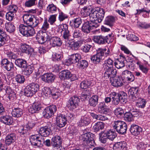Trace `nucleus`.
Wrapping results in <instances>:
<instances>
[{
    "mask_svg": "<svg viewBox=\"0 0 150 150\" xmlns=\"http://www.w3.org/2000/svg\"><path fill=\"white\" fill-rule=\"evenodd\" d=\"M79 101V95L74 96L67 101V107L70 110L73 111L78 107Z\"/></svg>",
    "mask_w": 150,
    "mask_h": 150,
    "instance_id": "9b49d317",
    "label": "nucleus"
},
{
    "mask_svg": "<svg viewBox=\"0 0 150 150\" xmlns=\"http://www.w3.org/2000/svg\"><path fill=\"white\" fill-rule=\"evenodd\" d=\"M105 124L101 122H98L95 123L93 127V128L95 131L97 132L100 130H102L104 128Z\"/></svg>",
    "mask_w": 150,
    "mask_h": 150,
    "instance_id": "37998d69",
    "label": "nucleus"
},
{
    "mask_svg": "<svg viewBox=\"0 0 150 150\" xmlns=\"http://www.w3.org/2000/svg\"><path fill=\"white\" fill-rule=\"evenodd\" d=\"M57 110V108L54 105H52L47 107L45 110L44 113V117L46 118H49L54 115Z\"/></svg>",
    "mask_w": 150,
    "mask_h": 150,
    "instance_id": "dca6fc26",
    "label": "nucleus"
},
{
    "mask_svg": "<svg viewBox=\"0 0 150 150\" xmlns=\"http://www.w3.org/2000/svg\"><path fill=\"white\" fill-rule=\"evenodd\" d=\"M92 47V45L86 44L84 45L81 47V50L83 52L87 53L89 52L90 48Z\"/></svg>",
    "mask_w": 150,
    "mask_h": 150,
    "instance_id": "69168bd1",
    "label": "nucleus"
},
{
    "mask_svg": "<svg viewBox=\"0 0 150 150\" xmlns=\"http://www.w3.org/2000/svg\"><path fill=\"white\" fill-rule=\"evenodd\" d=\"M80 46V42L78 41L73 42L70 45L71 48L74 50H77Z\"/></svg>",
    "mask_w": 150,
    "mask_h": 150,
    "instance_id": "bf43d9fd",
    "label": "nucleus"
},
{
    "mask_svg": "<svg viewBox=\"0 0 150 150\" xmlns=\"http://www.w3.org/2000/svg\"><path fill=\"white\" fill-rule=\"evenodd\" d=\"M124 110L120 107L117 108L114 110L115 114L119 118L123 117L124 114Z\"/></svg>",
    "mask_w": 150,
    "mask_h": 150,
    "instance_id": "8fccbe9b",
    "label": "nucleus"
},
{
    "mask_svg": "<svg viewBox=\"0 0 150 150\" xmlns=\"http://www.w3.org/2000/svg\"><path fill=\"white\" fill-rule=\"evenodd\" d=\"M20 50L22 53L30 55L32 54L34 51L33 48L26 44H21Z\"/></svg>",
    "mask_w": 150,
    "mask_h": 150,
    "instance_id": "a211bd4d",
    "label": "nucleus"
},
{
    "mask_svg": "<svg viewBox=\"0 0 150 150\" xmlns=\"http://www.w3.org/2000/svg\"><path fill=\"white\" fill-rule=\"evenodd\" d=\"M138 89L137 87H132V101H135L137 106L139 108H144L146 103V101L145 99L139 98L137 93Z\"/></svg>",
    "mask_w": 150,
    "mask_h": 150,
    "instance_id": "0eeeda50",
    "label": "nucleus"
},
{
    "mask_svg": "<svg viewBox=\"0 0 150 150\" xmlns=\"http://www.w3.org/2000/svg\"><path fill=\"white\" fill-rule=\"evenodd\" d=\"M115 21V18L112 16H108L105 19L104 23L105 24L111 27L113 23Z\"/></svg>",
    "mask_w": 150,
    "mask_h": 150,
    "instance_id": "a18cd8bd",
    "label": "nucleus"
},
{
    "mask_svg": "<svg viewBox=\"0 0 150 150\" xmlns=\"http://www.w3.org/2000/svg\"><path fill=\"white\" fill-rule=\"evenodd\" d=\"M111 83L112 85L115 87H120L123 85V80L122 77L119 76L116 78L113 79V81Z\"/></svg>",
    "mask_w": 150,
    "mask_h": 150,
    "instance_id": "7c9ffc66",
    "label": "nucleus"
},
{
    "mask_svg": "<svg viewBox=\"0 0 150 150\" xmlns=\"http://www.w3.org/2000/svg\"><path fill=\"white\" fill-rule=\"evenodd\" d=\"M113 128L121 134H124L126 132L127 125L126 123L122 121H114L112 124Z\"/></svg>",
    "mask_w": 150,
    "mask_h": 150,
    "instance_id": "9d476101",
    "label": "nucleus"
},
{
    "mask_svg": "<svg viewBox=\"0 0 150 150\" xmlns=\"http://www.w3.org/2000/svg\"><path fill=\"white\" fill-rule=\"evenodd\" d=\"M35 37L39 43L41 44H43L48 39H50V36L47 35L46 32L41 30L38 32Z\"/></svg>",
    "mask_w": 150,
    "mask_h": 150,
    "instance_id": "2eb2a0df",
    "label": "nucleus"
},
{
    "mask_svg": "<svg viewBox=\"0 0 150 150\" xmlns=\"http://www.w3.org/2000/svg\"><path fill=\"white\" fill-rule=\"evenodd\" d=\"M30 140L31 144L34 146L35 147H42L43 143L47 146L49 147L51 146L50 141V139H47L45 141L43 137L38 135V134L31 136Z\"/></svg>",
    "mask_w": 150,
    "mask_h": 150,
    "instance_id": "20e7f679",
    "label": "nucleus"
},
{
    "mask_svg": "<svg viewBox=\"0 0 150 150\" xmlns=\"http://www.w3.org/2000/svg\"><path fill=\"white\" fill-rule=\"evenodd\" d=\"M3 90L5 91L6 93L8 95V98L10 100L12 101L16 99V96L15 93L9 86H6Z\"/></svg>",
    "mask_w": 150,
    "mask_h": 150,
    "instance_id": "5701e85b",
    "label": "nucleus"
},
{
    "mask_svg": "<svg viewBox=\"0 0 150 150\" xmlns=\"http://www.w3.org/2000/svg\"><path fill=\"white\" fill-rule=\"evenodd\" d=\"M43 20V18L40 17H35L33 21L31 24V27L33 28L37 27L38 24H40Z\"/></svg>",
    "mask_w": 150,
    "mask_h": 150,
    "instance_id": "49530a36",
    "label": "nucleus"
},
{
    "mask_svg": "<svg viewBox=\"0 0 150 150\" xmlns=\"http://www.w3.org/2000/svg\"><path fill=\"white\" fill-rule=\"evenodd\" d=\"M56 76L52 73H45L42 76V79L44 81L47 83L53 82Z\"/></svg>",
    "mask_w": 150,
    "mask_h": 150,
    "instance_id": "aec40b11",
    "label": "nucleus"
},
{
    "mask_svg": "<svg viewBox=\"0 0 150 150\" xmlns=\"http://www.w3.org/2000/svg\"><path fill=\"white\" fill-rule=\"evenodd\" d=\"M100 142L104 144H108L109 140L113 141L116 137V133L110 129L101 132L99 134Z\"/></svg>",
    "mask_w": 150,
    "mask_h": 150,
    "instance_id": "39448f33",
    "label": "nucleus"
},
{
    "mask_svg": "<svg viewBox=\"0 0 150 150\" xmlns=\"http://www.w3.org/2000/svg\"><path fill=\"white\" fill-rule=\"evenodd\" d=\"M63 58V55L61 53H53L52 54V59L55 62L61 61Z\"/></svg>",
    "mask_w": 150,
    "mask_h": 150,
    "instance_id": "3c124183",
    "label": "nucleus"
},
{
    "mask_svg": "<svg viewBox=\"0 0 150 150\" xmlns=\"http://www.w3.org/2000/svg\"><path fill=\"white\" fill-rule=\"evenodd\" d=\"M91 115L94 119L98 120L105 121L108 120V117L103 114L96 115L95 113L92 112L90 113Z\"/></svg>",
    "mask_w": 150,
    "mask_h": 150,
    "instance_id": "ea45409f",
    "label": "nucleus"
},
{
    "mask_svg": "<svg viewBox=\"0 0 150 150\" xmlns=\"http://www.w3.org/2000/svg\"><path fill=\"white\" fill-rule=\"evenodd\" d=\"M23 69H24L22 71L24 75L28 76L32 73L34 68L32 65H27V64L26 67Z\"/></svg>",
    "mask_w": 150,
    "mask_h": 150,
    "instance_id": "72a5a7b5",
    "label": "nucleus"
},
{
    "mask_svg": "<svg viewBox=\"0 0 150 150\" xmlns=\"http://www.w3.org/2000/svg\"><path fill=\"white\" fill-rule=\"evenodd\" d=\"M41 108V106L40 102L39 100L37 101L35 100L33 105L30 107L29 111L31 114L36 113L40 110Z\"/></svg>",
    "mask_w": 150,
    "mask_h": 150,
    "instance_id": "6ab92c4d",
    "label": "nucleus"
},
{
    "mask_svg": "<svg viewBox=\"0 0 150 150\" xmlns=\"http://www.w3.org/2000/svg\"><path fill=\"white\" fill-rule=\"evenodd\" d=\"M50 45L53 47H59L62 44V41L60 38L57 36L50 38Z\"/></svg>",
    "mask_w": 150,
    "mask_h": 150,
    "instance_id": "393cba45",
    "label": "nucleus"
},
{
    "mask_svg": "<svg viewBox=\"0 0 150 150\" xmlns=\"http://www.w3.org/2000/svg\"><path fill=\"white\" fill-rule=\"evenodd\" d=\"M14 13L11 12H8L6 13V19L10 21H13L15 18Z\"/></svg>",
    "mask_w": 150,
    "mask_h": 150,
    "instance_id": "13d9d810",
    "label": "nucleus"
},
{
    "mask_svg": "<svg viewBox=\"0 0 150 150\" xmlns=\"http://www.w3.org/2000/svg\"><path fill=\"white\" fill-rule=\"evenodd\" d=\"M121 77L124 78L126 81H128V82L130 83L131 79V72L127 70H126L122 73Z\"/></svg>",
    "mask_w": 150,
    "mask_h": 150,
    "instance_id": "c9c22d12",
    "label": "nucleus"
},
{
    "mask_svg": "<svg viewBox=\"0 0 150 150\" xmlns=\"http://www.w3.org/2000/svg\"><path fill=\"white\" fill-rule=\"evenodd\" d=\"M58 31L61 33L62 37L65 40H68L70 38L71 35L67 25L62 24L59 25Z\"/></svg>",
    "mask_w": 150,
    "mask_h": 150,
    "instance_id": "4468645a",
    "label": "nucleus"
},
{
    "mask_svg": "<svg viewBox=\"0 0 150 150\" xmlns=\"http://www.w3.org/2000/svg\"><path fill=\"white\" fill-rule=\"evenodd\" d=\"M95 136L90 132L86 133L81 135V145L86 149L85 150H87L91 146H94L96 145L94 140Z\"/></svg>",
    "mask_w": 150,
    "mask_h": 150,
    "instance_id": "7ed1b4c3",
    "label": "nucleus"
},
{
    "mask_svg": "<svg viewBox=\"0 0 150 150\" xmlns=\"http://www.w3.org/2000/svg\"><path fill=\"white\" fill-rule=\"evenodd\" d=\"M5 25L6 30L9 33H13L15 30V27L14 24L11 22L6 23Z\"/></svg>",
    "mask_w": 150,
    "mask_h": 150,
    "instance_id": "79ce46f5",
    "label": "nucleus"
},
{
    "mask_svg": "<svg viewBox=\"0 0 150 150\" xmlns=\"http://www.w3.org/2000/svg\"><path fill=\"white\" fill-rule=\"evenodd\" d=\"M78 63L79 68L81 69H84L87 67L88 65V63L86 60H81V59L79 60Z\"/></svg>",
    "mask_w": 150,
    "mask_h": 150,
    "instance_id": "864d4df0",
    "label": "nucleus"
},
{
    "mask_svg": "<svg viewBox=\"0 0 150 150\" xmlns=\"http://www.w3.org/2000/svg\"><path fill=\"white\" fill-rule=\"evenodd\" d=\"M127 144L124 141L117 142L113 146L114 150H127Z\"/></svg>",
    "mask_w": 150,
    "mask_h": 150,
    "instance_id": "a878e982",
    "label": "nucleus"
},
{
    "mask_svg": "<svg viewBox=\"0 0 150 150\" xmlns=\"http://www.w3.org/2000/svg\"><path fill=\"white\" fill-rule=\"evenodd\" d=\"M37 0H28L25 3V6L27 7H30L35 4Z\"/></svg>",
    "mask_w": 150,
    "mask_h": 150,
    "instance_id": "338daca9",
    "label": "nucleus"
},
{
    "mask_svg": "<svg viewBox=\"0 0 150 150\" xmlns=\"http://www.w3.org/2000/svg\"><path fill=\"white\" fill-rule=\"evenodd\" d=\"M36 124L33 122H28V123L25 126L26 129H27L28 133H29V132L35 125Z\"/></svg>",
    "mask_w": 150,
    "mask_h": 150,
    "instance_id": "680f3d73",
    "label": "nucleus"
},
{
    "mask_svg": "<svg viewBox=\"0 0 150 150\" xmlns=\"http://www.w3.org/2000/svg\"><path fill=\"white\" fill-rule=\"evenodd\" d=\"M67 15L61 11H59V19L60 21H64L68 18Z\"/></svg>",
    "mask_w": 150,
    "mask_h": 150,
    "instance_id": "774afa93",
    "label": "nucleus"
},
{
    "mask_svg": "<svg viewBox=\"0 0 150 150\" xmlns=\"http://www.w3.org/2000/svg\"><path fill=\"white\" fill-rule=\"evenodd\" d=\"M124 61V58L123 57L122 59L121 58H120L117 59L114 63V64L116 67L119 69L124 67L125 66Z\"/></svg>",
    "mask_w": 150,
    "mask_h": 150,
    "instance_id": "a19ab883",
    "label": "nucleus"
},
{
    "mask_svg": "<svg viewBox=\"0 0 150 150\" xmlns=\"http://www.w3.org/2000/svg\"><path fill=\"white\" fill-rule=\"evenodd\" d=\"M35 16L34 15L28 13L25 14L23 16V19L24 23L29 26L31 25Z\"/></svg>",
    "mask_w": 150,
    "mask_h": 150,
    "instance_id": "bb28decb",
    "label": "nucleus"
},
{
    "mask_svg": "<svg viewBox=\"0 0 150 150\" xmlns=\"http://www.w3.org/2000/svg\"><path fill=\"white\" fill-rule=\"evenodd\" d=\"M125 120L127 122L131 121V113L130 111L126 112L124 115Z\"/></svg>",
    "mask_w": 150,
    "mask_h": 150,
    "instance_id": "e2e57ef3",
    "label": "nucleus"
},
{
    "mask_svg": "<svg viewBox=\"0 0 150 150\" xmlns=\"http://www.w3.org/2000/svg\"><path fill=\"white\" fill-rule=\"evenodd\" d=\"M142 128L137 125H132V135L137 136L142 132Z\"/></svg>",
    "mask_w": 150,
    "mask_h": 150,
    "instance_id": "e433bc0d",
    "label": "nucleus"
},
{
    "mask_svg": "<svg viewBox=\"0 0 150 150\" xmlns=\"http://www.w3.org/2000/svg\"><path fill=\"white\" fill-rule=\"evenodd\" d=\"M96 53L91 57V59L92 62L95 64L100 63L103 59V57L109 56L111 54L110 50L108 48H100L96 50Z\"/></svg>",
    "mask_w": 150,
    "mask_h": 150,
    "instance_id": "f03ea898",
    "label": "nucleus"
},
{
    "mask_svg": "<svg viewBox=\"0 0 150 150\" xmlns=\"http://www.w3.org/2000/svg\"><path fill=\"white\" fill-rule=\"evenodd\" d=\"M98 95L93 96L89 99V104L91 106L95 107L98 102Z\"/></svg>",
    "mask_w": 150,
    "mask_h": 150,
    "instance_id": "58836bf2",
    "label": "nucleus"
},
{
    "mask_svg": "<svg viewBox=\"0 0 150 150\" xmlns=\"http://www.w3.org/2000/svg\"><path fill=\"white\" fill-rule=\"evenodd\" d=\"M16 81L18 83L22 84L25 81L24 76L22 75L18 74L15 77Z\"/></svg>",
    "mask_w": 150,
    "mask_h": 150,
    "instance_id": "5fc2aeb1",
    "label": "nucleus"
},
{
    "mask_svg": "<svg viewBox=\"0 0 150 150\" xmlns=\"http://www.w3.org/2000/svg\"><path fill=\"white\" fill-rule=\"evenodd\" d=\"M49 28V25L47 21V18L44 19V22L41 27V30L46 32V31Z\"/></svg>",
    "mask_w": 150,
    "mask_h": 150,
    "instance_id": "0e129e2a",
    "label": "nucleus"
},
{
    "mask_svg": "<svg viewBox=\"0 0 150 150\" xmlns=\"http://www.w3.org/2000/svg\"><path fill=\"white\" fill-rule=\"evenodd\" d=\"M15 63L19 67L21 68H24L26 66L27 62L24 59L19 58L15 60Z\"/></svg>",
    "mask_w": 150,
    "mask_h": 150,
    "instance_id": "2f4dec72",
    "label": "nucleus"
},
{
    "mask_svg": "<svg viewBox=\"0 0 150 150\" xmlns=\"http://www.w3.org/2000/svg\"><path fill=\"white\" fill-rule=\"evenodd\" d=\"M82 30L84 33H88L92 30L90 25L89 22L87 21L83 24L82 27Z\"/></svg>",
    "mask_w": 150,
    "mask_h": 150,
    "instance_id": "de8ad7c7",
    "label": "nucleus"
},
{
    "mask_svg": "<svg viewBox=\"0 0 150 150\" xmlns=\"http://www.w3.org/2000/svg\"><path fill=\"white\" fill-rule=\"evenodd\" d=\"M16 139V134L14 133H11L7 134L5 138V143L6 145H9L13 143Z\"/></svg>",
    "mask_w": 150,
    "mask_h": 150,
    "instance_id": "b1692460",
    "label": "nucleus"
},
{
    "mask_svg": "<svg viewBox=\"0 0 150 150\" xmlns=\"http://www.w3.org/2000/svg\"><path fill=\"white\" fill-rule=\"evenodd\" d=\"M47 10L49 12L54 13L57 11V8L55 5L52 4L48 5L47 7Z\"/></svg>",
    "mask_w": 150,
    "mask_h": 150,
    "instance_id": "6e6d98bb",
    "label": "nucleus"
},
{
    "mask_svg": "<svg viewBox=\"0 0 150 150\" xmlns=\"http://www.w3.org/2000/svg\"><path fill=\"white\" fill-rule=\"evenodd\" d=\"M9 37L5 33L3 32V29L0 28V39L4 40L5 42H6L8 41Z\"/></svg>",
    "mask_w": 150,
    "mask_h": 150,
    "instance_id": "4d7b16f0",
    "label": "nucleus"
},
{
    "mask_svg": "<svg viewBox=\"0 0 150 150\" xmlns=\"http://www.w3.org/2000/svg\"><path fill=\"white\" fill-rule=\"evenodd\" d=\"M93 9V8H92L91 6H84L81 9V15L83 17H86L89 16L90 18V15L92 13Z\"/></svg>",
    "mask_w": 150,
    "mask_h": 150,
    "instance_id": "412c9836",
    "label": "nucleus"
},
{
    "mask_svg": "<svg viewBox=\"0 0 150 150\" xmlns=\"http://www.w3.org/2000/svg\"><path fill=\"white\" fill-rule=\"evenodd\" d=\"M39 90V86L36 83H32L27 85L25 88L24 94L27 97H31Z\"/></svg>",
    "mask_w": 150,
    "mask_h": 150,
    "instance_id": "6e6552de",
    "label": "nucleus"
},
{
    "mask_svg": "<svg viewBox=\"0 0 150 150\" xmlns=\"http://www.w3.org/2000/svg\"><path fill=\"white\" fill-rule=\"evenodd\" d=\"M90 19V21L88 22H89L90 25L92 30L97 28L99 25V23L100 22L95 19H92V20L91 18Z\"/></svg>",
    "mask_w": 150,
    "mask_h": 150,
    "instance_id": "09e8293b",
    "label": "nucleus"
},
{
    "mask_svg": "<svg viewBox=\"0 0 150 150\" xmlns=\"http://www.w3.org/2000/svg\"><path fill=\"white\" fill-rule=\"evenodd\" d=\"M105 12L104 10L100 8L97 7L93 8V12L90 16V18L95 19L101 22L104 18Z\"/></svg>",
    "mask_w": 150,
    "mask_h": 150,
    "instance_id": "ddd939ff",
    "label": "nucleus"
},
{
    "mask_svg": "<svg viewBox=\"0 0 150 150\" xmlns=\"http://www.w3.org/2000/svg\"><path fill=\"white\" fill-rule=\"evenodd\" d=\"M112 35L108 34L106 36L102 35L94 36L93 38V41L98 44H104L107 43L108 44L112 41Z\"/></svg>",
    "mask_w": 150,
    "mask_h": 150,
    "instance_id": "f8f14e48",
    "label": "nucleus"
},
{
    "mask_svg": "<svg viewBox=\"0 0 150 150\" xmlns=\"http://www.w3.org/2000/svg\"><path fill=\"white\" fill-rule=\"evenodd\" d=\"M79 123L81 126L87 125L90 123V120L86 116H83L81 118Z\"/></svg>",
    "mask_w": 150,
    "mask_h": 150,
    "instance_id": "603ef678",
    "label": "nucleus"
},
{
    "mask_svg": "<svg viewBox=\"0 0 150 150\" xmlns=\"http://www.w3.org/2000/svg\"><path fill=\"white\" fill-rule=\"evenodd\" d=\"M113 61L110 58L105 61L104 63L103 64V77L105 79L113 78L116 75L117 70L113 68Z\"/></svg>",
    "mask_w": 150,
    "mask_h": 150,
    "instance_id": "f257e3e1",
    "label": "nucleus"
},
{
    "mask_svg": "<svg viewBox=\"0 0 150 150\" xmlns=\"http://www.w3.org/2000/svg\"><path fill=\"white\" fill-rule=\"evenodd\" d=\"M137 150H144L145 149L148 150L150 148V144H146L143 142H139L137 145Z\"/></svg>",
    "mask_w": 150,
    "mask_h": 150,
    "instance_id": "c03bdc74",
    "label": "nucleus"
},
{
    "mask_svg": "<svg viewBox=\"0 0 150 150\" xmlns=\"http://www.w3.org/2000/svg\"><path fill=\"white\" fill-rule=\"evenodd\" d=\"M12 117L8 115L3 116L0 117L1 122L6 125H10L13 123Z\"/></svg>",
    "mask_w": 150,
    "mask_h": 150,
    "instance_id": "473e14b6",
    "label": "nucleus"
},
{
    "mask_svg": "<svg viewBox=\"0 0 150 150\" xmlns=\"http://www.w3.org/2000/svg\"><path fill=\"white\" fill-rule=\"evenodd\" d=\"M91 85L90 82L87 81H83L81 82L80 84V88L84 89L88 88V87Z\"/></svg>",
    "mask_w": 150,
    "mask_h": 150,
    "instance_id": "052dcab7",
    "label": "nucleus"
},
{
    "mask_svg": "<svg viewBox=\"0 0 150 150\" xmlns=\"http://www.w3.org/2000/svg\"><path fill=\"white\" fill-rule=\"evenodd\" d=\"M110 96L112 99V103L115 105L118 104L120 102L124 104L127 102L126 94L124 92L118 93L112 92L110 94Z\"/></svg>",
    "mask_w": 150,
    "mask_h": 150,
    "instance_id": "423d86ee",
    "label": "nucleus"
},
{
    "mask_svg": "<svg viewBox=\"0 0 150 150\" xmlns=\"http://www.w3.org/2000/svg\"><path fill=\"white\" fill-rule=\"evenodd\" d=\"M91 91L90 89L89 88L87 89H84L81 93V96H80V99L81 100L83 101L87 99V97L91 95Z\"/></svg>",
    "mask_w": 150,
    "mask_h": 150,
    "instance_id": "f704fd0d",
    "label": "nucleus"
},
{
    "mask_svg": "<svg viewBox=\"0 0 150 150\" xmlns=\"http://www.w3.org/2000/svg\"><path fill=\"white\" fill-rule=\"evenodd\" d=\"M11 114L13 117H19L22 115V110L18 108H14L13 109Z\"/></svg>",
    "mask_w": 150,
    "mask_h": 150,
    "instance_id": "4c0bfd02",
    "label": "nucleus"
},
{
    "mask_svg": "<svg viewBox=\"0 0 150 150\" xmlns=\"http://www.w3.org/2000/svg\"><path fill=\"white\" fill-rule=\"evenodd\" d=\"M57 125L59 127H64L66 124L67 120L64 115L61 114L56 118Z\"/></svg>",
    "mask_w": 150,
    "mask_h": 150,
    "instance_id": "4be33fe9",
    "label": "nucleus"
},
{
    "mask_svg": "<svg viewBox=\"0 0 150 150\" xmlns=\"http://www.w3.org/2000/svg\"><path fill=\"white\" fill-rule=\"evenodd\" d=\"M59 76L61 79L64 80L69 79L71 76V74L70 71L68 70H64L59 73Z\"/></svg>",
    "mask_w": 150,
    "mask_h": 150,
    "instance_id": "c756f323",
    "label": "nucleus"
},
{
    "mask_svg": "<svg viewBox=\"0 0 150 150\" xmlns=\"http://www.w3.org/2000/svg\"><path fill=\"white\" fill-rule=\"evenodd\" d=\"M20 32L24 36L29 37L33 36L35 33V30L31 26L21 24L18 27Z\"/></svg>",
    "mask_w": 150,
    "mask_h": 150,
    "instance_id": "1a4fd4ad",
    "label": "nucleus"
},
{
    "mask_svg": "<svg viewBox=\"0 0 150 150\" xmlns=\"http://www.w3.org/2000/svg\"><path fill=\"white\" fill-rule=\"evenodd\" d=\"M81 59V55L76 53L69 55L68 59L66 61V63H68L69 64H75L79 61Z\"/></svg>",
    "mask_w": 150,
    "mask_h": 150,
    "instance_id": "f3484780",
    "label": "nucleus"
},
{
    "mask_svg": "<svg viewBox=\"0 0 150 150\" xmlns=\"http://www.w3.org/2000/svg\"><path fill=\"white\" fill-rule=\"evenodd\" d=\"M50 129L47 127H42L39 129V133L40 136L42 137H46L49 135L51 133Z\"/></svg>",
    "mask_w": 150,
    "mask_h": 150,
    "instance_id": "c85d7f7f",
    "label": "nucleus"
},
{
    "mask_svg": "<svg viewBox=\"0 0 150 150\" xmlns=\"http://www.w3.org/2000/svg\"><path fill=\"white\" fill-rule=\"evenodd\" d=\"M62 143V139L59 136H55L52 138L51 144L53 147H58L61 146Z\"/></svg>",
    "mask_w": 150,
    "mask_h": 150,
    "instance_id": "cd10ccee",
    "label": "nucleus"
}]
</instances>
